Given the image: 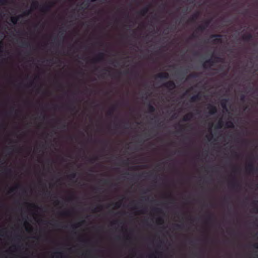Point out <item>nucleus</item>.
Segmentation results:
<instances>
[{"label":"nucleus","mask_w":258,"mask_h":258,"mask_svg":"<svg viewBox=\"0 0 258 258\" xmlns=\"http://www.w3.org/2000/svg\"><path fill=\"white\" fill-rule=\"evenodd\" d=\"M104 53L103 52H99L92 59V62H99L102 61L104 60Z\"/></svg>","instance_id":"obj_5"},{"label":"nucleus","mask_w":258,"mask_h":258,"mask_svg":"<svg viewBox=\"0 0 258 258\" xmlns=\"http://www.w3.org/2000/svg\"><path fill=\"white\" fill-rule=\"evenodd\" d=\"M246 171L249 174H253L257 172L258 169L257 168H255L252 162L249 163L246 168Z\"/></svg>","instance_id":"obj_3"},{"label":"nucleus","mask_w":258,"mask_h":258,"mask_svg":"<svg viewBox=\"0 0 258 258\" xmlns=\"http://www.w3.org/2000/svg\"><path fill=\"white\" fill-rule=\"evenodd\" d=\"M234 155L235 156L237 157L238 156V154L237 153H234Z\"/></svg>","instance_id":"obj_51"},{"label":"nucleus","mask_w":258,"mask_h":258,"mask_svg":"<svg viewBox=\"0 0 258 258\" xmlns=\"http://www.w3.org/2000/svg\"><path fill=\"white\" fill-rule=\"evenodd\" d=\"M156 77L157 78H160L161 79H168L169 78V75L168 73L166 72H162L158 74Z\"/></svg>","instance_id":"obj_10"},{"label":"nucleus","mask_w":258,"mask_h":258,"mask_svg":"<svg viewBox=\"0 0 258 258\" xmlns=\"http://www.w3.org/2000/svg\"><path fill=\"white\" fill-rule=\"evenodd\" d=\"M52 59H50V60H48V61L49 62H52Z\"/></svg>","instance_id":"obj_54"},{"label":"nucleus","mask_w":258,"mask_h":258,"mask_svg":"<svg viewBox=\"0 0 258 258\" xmlns=\"http://www.w3.org/2000/svg\"><path fill=\"white\" fill-rule=\"evenodd\" d=\"M175 227L178 229L181 228V226L180 225H179V224H176L175 225Z\"/></svg>","instance_id":"obj_42"},{"label":"nucleus","mask_w":258,"mask_h":258,"mask_svg":"<svg viewBox=\"0 0 258 258\" xmlns=\"http://www.w3.org/2000/svg\"><path fill=\"white\" fill-rule=\"evenodd\" d=\"M163 86L171 91L176 88V85L173 81H169L163 84Z\"/></svg>","instance_id":"obj_4"},{"label":"nucleus","mask_w":258,"mask_h":258,"mask_svg":"<svg viewBox=\"0 0 258 258\" xmlns=\"http://www.w3.org/2000/svg\"><path fill=\"white\" fill-rule=\"evenodd\" d=\"M149 11V7H146L144 8L141 11L139 12L140 15L144 16Z\"/></svg>","instance_id":"obj_15"},{"label":"nucleus","mask_w":258,"mask_h":258,"mask_svg":"<svg viewBox=\"0 0 258 258\" xmlns=\"http://www.w3.org/2000/svg\"><path fill=\"white\" fill-rule=\"evenodd\" d=\"M31 13V10H27L23 13V15H20L16 17H12L11 19V21L13 24L15 25L17 23L20 18H22L23 16H27L29 15Z\"/></svg>","instance_id":"obj_2"},{"label":"nucleus","mask_w":258,"mask_h":258,"mask_svg":"<svg viewBox=\"0 0 258 258\" xmlns=\"http://www.w3.org/2000/svg\"><path fill=\"white\" fill-rule=\"evenodd\" d=\"M199 13H196L192 15V16L190 18L189 21L191 22H195L199 18Z\"/></svg>","instance_id":"obj_13"},{"label":"nucleus","mask_w":258,"mask_h":258,"mask_svg":"<svg viewBox=\"0 0 258 258\" xmlns=\"http://www.w3.org/2000/svg\"><path fill=\"white\" fill-rule=\"evenodd\" d=\"M153 210L154 212H155L157 213H162V210L160 208H154Z\"/></svg>","instance_id":"obj_28"},{"label":"nucleus","mask_w":258,"mask_h":258,"mask_svg":"<svg viewBox=\"0 0 258 258\" xmlns=\"http://www.w3.org/2000/svg\"><path fill=\"white\" fill-rule=\"evenodd\" d=\"M8 0H0V5H5L7 4Z\"/></svg>","instance_id":"obj_33"},{"label":"nucleus","mask_w":258,"mask_h":258,"mask_svg":"<svg viewBox=\"0 0 258 258\" xmlns=\"http://www.w3.org/2000/svg\"><path fill=\"white\" fill-rule=\"evenodd\" d=\"M198 75L197 74H191L190 75H189V77H191V78H196L197 77Z\"/></svg>","instance_id":"obj_39"},{"label":"nucleus","mask_w":258,"mask_h":258,"mask_svg":"<svg viewBox=\"0 0 258 258\" xmlns=\"http://www.w3.org/2000/svg\"><path fill=\"white\" fill-rule=\"evenodd\" d=\"M121 205V202H118L114 204V206L116 208H119Z\"/></svg>","instance_id":"obj_34"},{"label":"nucleus","mask_w":258,"mask_h":258,"mask_svg":"<svg viewBox=\"0 0 258 258\" xmlns=\"http://www.w3.org/2000/svg\"><path fill=\"white\" fill-rule=\"evenodd\" d=\"M210 23V21L208 20L203 23V24L199 26L197 28V30L200 32H203L205 31L209 26Z\"/></svg>","instance_id":"obj_7"},{"label":"nucleus","mask_w":258,"mask_h":258,"mask_svg":"<svg viewBox=\"0 0 258 258\" xmlns=\"http://www.w3.org/2000/svg\"><path fill=\"white\" fill-rule=\"evenodd\" d=\"M256 187H257V188H258V184H256Z\"/></svg>","instance_id":"obj_63"},{"label":"nucleus","mask_w":258,"mask_h":258,"mask_svg":"<svg viewBox=\"0 0 258 258\" xmlns=\"http://www.w3.org/2000/svg\"><path fill=\"white\" fill-rule=\"evenodd\" d=\"M156 254H161V253L158 251H156L155 253L150 254L148 257L149 258H157Z\"/></svg>","instance_id":"obj_23"},{"label":"nucleus","mask_w":258,"mask_h":258,"mask_svg":"<svg viewBox=\"0 0 258 258\" xmlns=\"http://www.w3.org/2000/svg\"><path fill=\"white\" fill-rule=\"evenodd\" d=\"M208 109L209 110V113L211 115L215 114L217 111V107L211 104L208 105Z\"/></svg>","instance_id":"obj_9"},{"label":"nucleus","mask_w":258,"mask_h":258,"mask_svg":"<svg viewBox=\"0 0 258 258\" xmlns=\"http://www.w3.org/2000/svg\"><path fill=\"white\" fill-rule=\"evenodd\" d=\"M103 143H104V144H106V143H106V142H103Z\"/></svg>","instance_id":"obj_60"},{"label":"nucleus","mask_w":258,"mask_h":258,"mask_svg":"<svg viewBox=\"0 0 258 258\" xmlns=\"http://www.w3.org/2000/svg\"><path fill=\"white\" fill-rule=\"evenodd\" d=\"M3 48V42L2 41H0V51H2Z\"/></svg>","instance_id":"obj_38"},{"label":"nucleus","mask_w":258,"mask_h":258,"mask_svg":"<svg viewBox=\"0 0 258 258\" xmlns=\"http://www.w3.org/2000/svg\"><path fill=\"white\" fill-rule=\"evenodd\" d=\"M213 57L214 58V59H209L206 60V62H205L203 63V66L205 69L208 68V66H209V67L212 66L213 65L214 62H223V59L221 57H220L219 56H213Z\"/></svg>","instance_id":"obj_1"},{"label":"nucleus","mask_w":258,"mask_h":258,"mask_svg":"<svg viewBox=\"0 0 258 258\" xmlns=\"http://www.w3.org/2000/svg\"><path fill=\"white\" fill-rule=\"evenodd\" d=\"M76 173L75 172H73L71 174H70L69 175V177L71 179H74L76 178Z\"/></svg>","instance_id":"obj_26"},{"label":"nucleus","mask_w":258,"mask_h":258,"mask_svg":"<svg viewBox=\"0 0 258 258\" xmlns=\"http://www.w3.org/2000/svg\"><path fill=\"white\" fill-rule=\"evenodd\" d=\"M254 212L255 213H258V207L255 206L253 209Z\"/></svg>","instance_id":"obj_41"},{"label":"nucleus","mask_w":258,"mask_h":258,"mask_svg":"<svg viewBox=\"0 0 258 258\" xmlns=\"http://www.w3.org/2000/svg\"><path fill=\"white\" fill-rule=\"evenodd\" d=\"M62 216H68L69 214V212L68 211H66V212H62L60 214Z\"/></svg>","instance_id":"obj_37"},{"label":"nucleus","mask_w":258,"mask_h":258,"mask_svg":"<svg viewBox=\"0 0 258 258\" xmlns=\"http://www.w3.org/2000/svg\"><path fill=\"white\" fill-rule=\"evenodd\" d=\"M25 225L29 226V228L31 229L32 227L30 226L28 222H25Z\"/></svg>","instance_id":"obj_43"},{"label":"nucleus","mask_w":258,"mask_h":258,"mask_svg":"<svg viewBox=\"0 0 258 258\" xmlns=\"http://www.w3.org/2000/svg\"><path fill=\"white\" fill-rule=\"evenodd\" d=\"M55 258H62L63 257V253L60 251H56L53 255Z\"/></svg>","instance_id":"obj_16"},{"label":"nucleus","mask_w":258,"mask_h":258,"mask_svg":"<svg viewBox=\"0 0 258 258\" xmlns=\"http://www.w3.org/2000/svg\"><path fill=\"white\" fill-rule=\"evenodd\" d=\"M45 115H44V116H43V117H42V119H45Z\"/></svg>","instance_id":"obj_56"},{"label":"nucleus","mask_w":258,"mask_h":258,"mask_svg":"<svg viewBox=\"0 0 258 258\" xmlns=\"http://www.w3.org/2000/svg\"><path fill=\"white\" fill-rule=\"evenodd\" d=\"M72 197H69V198H68V200H69V201H71V200H72Z\"/></svg>","instance_id":"obj_52"},{"label":"nucleus","mask_w":258,"mask_h":258,"mask_svg":"<svg viewBox=\"0 0 258 258\" xmlns=\"http://www.w3.org/2000/svg\"><path fill=\"white\" fill-rule=\"evenodd\" d=\"M197 37H198V36H197V35L196 33H193V34L191 35V36L190 37V39L196 38H197Z\"/></svg>","instance_id":"obj_36"},{"label":"nucleus","mask_w":258,"mask_h":258,"mask_svg":"<svg viewBox=\"0 0 258 258\" xmlns=\"http://www.w3.org/2000/svg\"><path fill=\"white\" fill-rule=\"evenodd\" d=\"M5 170L6 172H11V169H10L6 168Z\"/></svg>","instance_id":"obj_44"},{"label":"nucleus","mask_w":258,"mask_h":258,"mask_svg":"<svg viewBox=\"0 0 258 258\" xmlns=\"http://www.w3.org/2000/svg\"><path fill=\"white\" fill-rule=\"evenodd\" d=\"M148 110L149 112L153 113L155 111V108L151 104L149 103L148 105Z\"/></svg>","instance_id":"obj_18"},{"label":"nucleus","mask_w":258,"mask_h":258,"mask_svg":"<svg viewBox=\"0 0 258 258\" xmlns=\"http://www.w3.org/2000/svg\"><path fill=\"white\" fill-rule=\"evenodd\" d=\"M20 187V185L17 184L15 187L12 188L10 189V192H12L16 190V189H17V188H19Z\"/></svg>","instance_id":"obj_31"},{"label":"nucleus","mask_w":258,"mask_h":258,"mask_svg":"<svg viewBox=\"0 0 258 258\" xmlns=\"http://www.w3.org/2000/svg\"><path fill=\"white\" fill-rule=\"evenodd\" d=\"M75 108H75V107H73V108H70V109H71V110H72V111H74V110H75Z\"/></svg>","instance_id":"obj_49"},{"label":"nucleus","mask_w":258,"mask_h":258,"mask_svg":"<svg viewBox=\"0 0 258 258\" xmlns=\"http://www.w3.org/2000/svg\"><path fill=\"white\" fill-rule=\"evenodd\" d=\"M102 208L101 206H98L97 208H95L94 210H93L94 212H96L97 211H100Z\"/></svg>","instance_id":"obj_35"},{"label":"nucleus","mask_w":258,"mask_h":258,"mask_svg":"<svg viewBox=\"0 0 258 258\" xmlns=\"http://www.w3.org/2000/svg\"><path fill=\"white\" fill-rule=\"evenodd\" d=\"M134 209H135V210L137 209V206H135V207H134Z\"/></svg>","instance_id":"obj_53"},{"label":"nucleus","mask_w":258,"mask_h":258,"mask_svg":"<svg viewBox=\"0 0 258 258\" xmlns=\"http://www.w3.org/2000/svg\"><path fill=\"white\" fill-rule=\"evenodd\" d=\"M50 194V191H47L46 192L45 194L46 196L49 195Z\"/></svg>","instance_id":"obj_45"},{"label":"nucleus","mask_w":258,"mask_h":258,"mask_svg":"<svg viewBox=\"0 0 258 258\" xmlns=\"http://www.w3.org/2000/svg\"><path fill=\"white\" fill-rule=\"evenodd\" d=\"M53 4H54L53 3L44 4L40 8V11L44 13L49 12L53 6Z\"/></svg>","instance_id":"obj_6"},{"label":"nucleus","mask_w":258,"mask_h":258,"mask_svg":"<svg viewBox=\"0 0 258 258\" xmlns=\"http://www.w3.org/2000/svg\"><path fill=\"white\" fill-rule=\"evenodd\" d=\"M201 99V95L200 93H198L197 95H194L190 98V101L191 102H195L197 101L200 100Z\"/></svg>","instance_id":"obj_12"},{"label":"nucleus","mask_w":258,"mask_h":258,"mask_svg":"<svg viewBox=\"0 0 258 258\" xmlns=\"http://www.w3.org/2000/svg\"><path fill=\"white\" fill-rule=\"evenodd\" d=\"M193 117V114L191 113H189L184 116L183 120L187 121L190 120Z\"/></svg>","instance_id":"obj_14"},{"label":"nucleus","mask_w":258,"mask_h":258,"mask_svg":"<svg viewBox=\"0 0 258 258\" xmlns=\"http://www.w3.org/2000/svg\"><path fill=\"white\" fill-rule=\"evenodd\" d=\"M115 224V222L112 223V224Z\"/></svg>","instance_id":"obj_62"},{"label":"nucleus","mask_w":258,"mask_h":258,"mask_svg":"<svg viewBox=\"0 0 258 258\" xmlns=\"http://www.w3.org/2000/svg\"><path fill=\"white\" fill-rule=\"evenodd\" d=\"M239 186V184L237 182H234L231 184V187L232 188H236L237 187Z\"/></svg>","instance_id":"obj_30"},{"label":"nucleus","mask_w":258,"mask_h":258,"mask_svg":"<svg viewBox=\"0 0 258 258\" xmlns=\"http://www.w3.org/2000/svg\"><path fill=\"white\" fill-rule=\"evenodd\" d=\"M115 109H116V106L115 105H113V106H112V107L107 112V115H109V116L112 115V114H113V111L115 110Z\"/></svg>","instance_id":"obj_19"},{"label":"nucleus","mask_w":258,"mask_h":258,"mask_svg":"<svg viewBox=\"0 0 258 258\" xmlns=\"http://www.w3.org/2000/svg\"><path fill=\"white\" fill-rule=\"evenodd\" d=\"M98 160L97 157H93V158H90V159H89V161H90L91 163H94L95 161H96V160Z\"/></svg>","instance_id":"obj_32"},{"label":"nucleus","mask_w":258,"mask_h":258,"mask_svg":"<svg viewBox=\"0 0 258 258\" xmlns=\"http://www.w3.org/2000/svg\"><path fill=\"white\" fill-rule=\"evenodd\" d=\"M223 76H225L226 75V73H224L223 74Z\"/></svg>","instance_id":"obj_57"},{"label":"nucleus","mask_w":258,"mask_h":258,"mask_svg":"<svg viewBox=\"0 0 258 258\" xmlns=\"http://www.w3.org/2000/svg\"><path fill=\"white\" fill-rule=\"evenodd\" d=\"M30 46V44L27 42H22L21 46L23 47H28Z\"/></svg>","instance_id":"obj_25"},{"label":"nucleus","mask_w":258,"mask_h":258,"mask_svg":"<svg viewBox=\"0 0 258 258\" xmlns=\"http://www.w3.org/2000/svg\"><path fill=\"white\" fill-rule=\"evenodd\" d=\"M157 223L158 224H162L164 222V220L162 218H159L157 219Z\"/></svg>","instance_id":"obj_29"},{"label":"nucleus","mask_w":258,"mask_h":258,"mask_svg":"<svg viewBox=\"0 0 258 258\" xmlns=\"http://www.w3.org/2000/svg\"><path fill=\"white\" fill-rule=\"evenodd\" d=\"M225 125L226 127L228 128H232L234 127V124L231 121H227L225 123Z\"/></svg>","instance_id":"obj_20"},{"label":"nucleus","mask_w":258,"mask_h":258,"mask_svg":"<svg viewBox=\"0 0 258 258\" xmlns=\"http://www.w3.org/2000/svg\"><path fill=\"white\" fill-rule=\"evenodd\" d=\"M227 102H228V99H222V101H221V106H222V108L224 109H226L227 110Z\"/></svg>","instance_id":"obj_17"},{"label":"nucleus","mask_w":258,"mask_h":258,"mask_svg":"<svg viewBox=\"0 0 258 258\" xmlns=\"http://www.w3.org/2000/svg\"><path fill=\"white\" fill-rule=\"evenodd\" d=\"M84 223V221H82L81 223H79L77 224H74V225H72V228L73 229H76L77 227H78L79 226H80V225H81L83 223Z\"/></svg>","instance_id":"obj_24"},{"label":"nucleus","mask_w":258,"mask_h":258,"mask_svg":"<svg viewBox=\"0 0 258 258\" xmlns=\"http://www.w3.org/2000/svg\"><path fill=\"white\" fill-rule=\"evenodd\" d=\"M124 163L125 164H128V163H127V162H124Z\"/></svg>","instance_id":"obj_58"},{"label":"nucleus","mask_w":258,"mask_h":258,"mask_svg":"<svg viewBox=\"0 0 258 258\" xmlns=\"http://www.w3.org/2000/svg\"><path fill=\"white\" fill-rule=\"evenodd\" d=\"M39 4L38 2H33L31 5V7L33 9H37L38 8Z\"/></svg>","instance_id":"obj_22"},{"label":"nucleus","mask_w":258,"mask_h":258,"mask_svg":"<svg viewBox=\"0 0 258 258\" xmlns=\"http://www.w3.org/2000/svg\"><path fill=\"white\" fill-rule=\"evenodd\" d=\"M211 218V215H210L208 217V220H210Z\"/></svg>","instance_id":"obj_50"},{"label":"nucleus","mask_w":258,"mask_h":258,"mask_svg":"<svg viewBox=\"0 0 258 258\" xmlns=\"http://www.w3.org/2000/svg\"><path fill=\"white\" fill-rule=\"evenodd\" d=\"M213 137V135L211 134L210 136L208 137V139L210 140Z\"/></svg>","instance_id":"obj_47"},{"label":"nucleus","mask_w":258,"mask_h":258,"mask_svg":"<svg viewBox=\"0 0 258 258\" xmlns=\"http://www.w3.org/2000/svg\"><path fill=\"white\" fill-rule=\"evenodd\" d=\"M242 39L245 42H248L253 39V36L251 33L244 34L242 36Z\"/></svg>","instance_id":"obj_11"},{"label":"nucleus","mask_w":258,"mask_h":258,"mask_svg":"<svg viewBox=\"0 0 258 258\" xmlns=\"http://www.w3.org/2000/svg\"><path fill=\"white\" fill-rule=\"evenodd\" d=\"M33 83V82H31V83H30V85H31V86L32 85Z\"/></svg>","instance_id":"obj_59"},{"label":"nucleus","mask_w":258,"mask_h":258,"mask_svg":"<svg viewBox=\"0 0 258 258\" xmlns=\"http://www.w3.org/2000/svg\"><path fill=\"white\" fill-rule=\"evenodd\" d=\"M254 247L256 248H257L258 249V243L257 244H255L254 245Z\"/></svg>","instance_id":"obj_46"},{"label":"nucleus","mask_w":258,"mask_h":258,"mask_svg":"<svg viewBox=\"0 0 258 258\" xmlns=\"http://www.w3.org/2000/svg\"><path fill=\"white\" fill-rule=\"evenodd\" d=\"M26 230H27V231H29V229H28V228H26Z\"/></svg>","instance_id":"obj_61"},{"label":"nucleus","mask_w":258,"mask_h":258,"mask_svg":"<svg viewBox=\"0 0 258 258\" xmlns=\"http://www.w3.org/2000/svg\"><path fill=\"white\" fill-rule=\"evenodd\" d=\"M60 203L59 201H58V200L56 201H55V204L56 205H59Z\"/></svg>","instance_id":"obj_48"},{"label":"nucleus","mask_w":258,"mask_h":258,"mask_svg":"<svg viewBox=\"0 0 258 258\" xmlns=\"http://www.w3.org/2000/svg\"><path fill=\"white\" fill-rule=\"evenodd\" d=\"M223 126V121L220 119L219 121L217 124L216 125L215 128H221Z\"/></svg>","instance_id":"obj_21"},{"label":"nucleus","mask_w":258,"mask_h":258,"mask_svg":"<svg viewBox=\"0 0 258 258\" xmlns=\"http://www.w3.org/2000/svg\"><path fill=\"white\" fill-rule=\"evenodd\" d=\"M26 205H27L29 207H31V208H35V209H38V207L35 204H28V203H26Z\"/></svg>","instance_id":"obj_27"},{"label":"nucleus","mask_w":258,"mask_h":258,"mask_svg":"<svg viewBox=\"0 0 258 258\" xmlns=\"http://www.w3.org/2000/svg\"><path fill=\"white\" fill-rule=\"evenodd\" d=\"M63 127H66V125H64L63 126Z\"/></svg>","instance_id":"obj_64"},{"label":"nucleus","mask_w":258,"mask_h":258,"mask_svg":"<svg viewBox=\"0 0 258 258\" xmlns=\"http://www.w3.org/2000/svg\"><path fill=\"white\" fill-rule=\"evenodd\" d=\"M244 99H245V96H244V95H243V94L241 95V96H240V101H244Z\"/></svg>","instance_id":"obj_40"},{"label":"nucleus","mask_w":258,"mask_h":258,"mask_svg":"<svg viewBox=\"0 0 258 258\" xmlns=\"http://www.w3.org/2000/svg\"><path fill=\"white\" fill-rule=\"evenodd\" d=\"M63 34H64V33H61L60 36H63Z\"/></svg>","instance_id":"obj_55"},{"label":"nucleus","mask_w":258,"mask_h":258,"mask_svg":"<svg viewBox=\"0 0 258 258\" xmlns=\"http://www.w3.org/2000/svg\"><path fill=\"white\" fill-rule=\"evenodd\" d=\"M211 38H215L213 40L214 43H221L222 42V35L220 34H213L211 36Z\"/></svg>","instance_id":"obj_8"}]
</instances>
